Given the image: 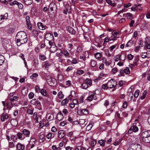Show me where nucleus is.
Wrapping results in <instances>:
<instances>
[{
  "mask_svg": "<svg viewBox=\"0 0 150 150\" xmlns=\"http://www.w3.org/2000/svg\"><path fill=\"white\" fill-rule=\"evenodd\" d=\"M16 39V40L17 45L18 46L26 43L28 41L26 33L22 31L19 32L17 33Z\"/></svg>",
  "mask_w": 150,
  "mask_h": 150,
  "instance_id": "f257e3e1",
  "label": "nucleus"
},
{
  "mask_svg": "<svg viewBox=\"0 0 150 150\" xmlns=\"http://www.w3.org/2000/svg\"><path fill=\"white\" fill-rule=\"evenodd\" d=\"M107 86L109 88H114L117 85V82L115 80L112 79L109 80L107 83Z\"/></svg>",
  "mask_w": 150,
  "mask_h": 150,
  "instance_id": "f03ea898",
  "label": "nucleus"
},
{
  "mask_svg": "<svg viewBox=\"0 0 150 150\" xmlns=\"http://www.w3.org/2000/svg\"><path fill=\"white\" fill-rule=\"evenodd\" d=\"M77 113L78 115H86L88 113V110L87 109H78Z\"/></svg>",
  "mask_w": 150,
  "mask_h": 150,
  "instance_id": "7ed1b4c3",
  "label": "nucleus"
},
{
  "mask_svg": "<svg viewBox=\"0 0 150 150\" xmlns=\"http://www.w3.org/2000/svg\"><path fill=\"white\" fill-rule=\"evenodd\" d=\"M49 79H47V82L48 84L50 86H53L56 85V80L53 78H52L51 77L49 76Z\"/></svg>",
  "mask_w": 150,
  "mask_h": 150,
  "instance_id": "20e7f679",
  "label": "nucleus"
},
{
  "mask_svg": "<svg viewBox=\"0 0 150 150\" xmlns=\"http://www.w3.org/2000/svg\"><path fill=\"white\" fill-rule=\"evenodd\" d=\"M123 58H121V57H122V54H121L120 55H117L114 57L113 59L116 62H118L119 60L123 61L125 59L126 56L125 55H123Z\"/></svg>",
  "mask_w": 150,
  "mask_h": 150,
  "instance_id": "39448f33",
  "label": "nucleus"
},
{
  "mask_svg": "<svg viewBox=\"0 0 150 150\" xmlns=\"http://www.w3.org/2000/svg\"><path fill=\"white\" fill-rule=\"evenodd\" d=\"M30 102L31 104L35 105L39 108H40L41 106L40 102L38 100H36L35 99H32Z\"/></svg>",
  "mask_w": 150,
  "mask_h": 150,
  "instance_id": "423d86ee",
  "label": "nucleus"
},
{
  "mask_svg": "<svg viewBox=\"0 0 150 150\" xmlns=\"http://www.w3.org/2000/svg\"><path fill=\"white\" fill-rule=\"evenodd\" d=\"M138 130V127L134 125L132 126L129 129L128 131V134H131L133 131L134 132H136Z\"/></svg>",
  "mask_w": 150,
  "mask_h": 150,
  "instance_id": "0eeeda50",
  "label": "nucleus"
},
{
  "mask_svg": "<svg viewBox=\"0 0 150 150\" xmlns=\"http://www.w3.org/2000/svg\"><path fill=\"white\" fill-rule=\"evenodd\" d=\"M142 139L145 138L150 136V131H147L144 132L142 134Z\"/></svg>",
  "mask_w": 150,
  "mask_h": 150,
  "instance_id": "6e6552de",
  "label": "nucleus"
},
{
  "mask_svg": "<svg viewBox=\"0 0 150 150\" xmlns=\"http://www.w3.org/2000/svg\"><path fill=\"white\" fill-rule=\"evenodd\" d=\"M65 9L64 10V12L67 14V13H70L71 12V7L69 4H66L65 6Z\"/></svg>",
  "mask_w": 150,
  "mask_h": 150,
  "instance_id": "1a4fd4ad",
  "label": "nucleus"
},
{
  "mask_svg": "<svg viewBox=\"0 0 150 150\" xmlns=\"http://www.w3.org/2000/svg\"><path fill=\"white\" fill-rule=\"evenodd\" d=\"M36 142V140L35 139L33 138V137H32L31 138L30 141L29 143V144L28 145L29 146V145H31L30 148L32 149L33 147L34 144H35Z\"/></svg>",
  "mask_w": 150,
  "mask_h": 150,
  "instance_id": "9d476101",
  "label": "nucleus"
},
{
  "mask_svg": "<svg viewBox=\"0 0 150 150\" xmlns=\"http://www.w3.org/2000/svg\"><path fill=\"white\" fill-rule=\"evenodd\" d=\"M141 5L140 4H135L134 6L132 7L131 8V10L132 11H136L138 9L139 10H142V7L140 6Z\"/></svg>",
  "mask_w": 150,
  "mask_h": 150,
  "instance_id": "9b49d317",
  "label": "nucleus"
},
{
  "mask_svg": "<svg viewBox=\"0 0 150 150\" xmlns=\"http://www.w3.org/2000/svg\"><path fill=\"white\" fill-rule=\"evenodd\" d=\"M30 17L29 16H27L26 17V21L28 29L30 30H31L32 29V26L30 23Z\"/></svg>",
  "mask_w": 150,
  "mask_h": 150,
  "instance_id": "f8f14e48",
  "label": "nucleus"
},
{
  "mask_svg": "<svg viewBox=\"0 0 150 150\" xmlns=\"http://www.w3.org/2000/svg\"><path fill=\"white\" fill-rule=\"evenodd\" d=\"M96 94L95 93V92H94L93 94L90 95L87 98L88 100L89 101H91L93 99L94 100L96 99Z\"/></svg>",
  "mask_w": 150,
  "mask_h": 150,
  "instance_id": "ddd939ff",
  "label": "nucleus"
},
{
  "mask_svg": "<svg viewBox=\"0 0 150 150\" xmlns=\"http://www.w3.org/2000/svg\"><path fill=\"white\" fill-rule=\"evenodd\" d=\"M64 118V116L61 112H59L57 115V119L59 121L62 120Z\"/></svg>",
  "mask_w": 150,
  "mask_h": 150,
  "instance_id": "4468645a",
  "label": "nucleus"
},
{
  "mask_svg": "<svg viewBox=\"0 0 150 150\" xmlns=\"http://www.w3.org/2000/svg\"><path fill=\"white\" fill-rule=\"evenodd\" d=\"M39 28L41 30H44L46 28V26L43 25L41 22H39L37 24Z\"/></svg>",
  "mask_w": 150,
  "mask_h": 150,
  "instance_id": "2eb2a0df",
  "label": "nucleus"
},
{
  "mask_svg": "<svg viewBox=\"0 0 150 150\" xmlns=\"http://www.w3.org/2000/svg\"><path fill=\"white\" fill-rule=\"evenodd\" d=\"M123 16L126 17L128 19L131 20L132 19V14L130 13H127L123 14Z\"/></svg>",
  "mask_w": 150,
  "mask_h": 150,
  "instance_id": "dca6fc26",
  "label": "nucleus"
},
{
  "mask_svg": "<svg viewBox=\"0 0 150 150\" xmlns=\"http://www.w3.org/2000/svg\"><path fill=\"white\" fill-rule=\"evenodd\" d=\"M64 136V132L63 130H60L58 132V137L62 139Z\"/></svg>",
  "mask_w": 150,
  "mask_h": 150,
  "instance_id": "f3484780",
  "label": "nucleus"
},
{
  "mask_svg": "<svg viewBox=\"0 0 150 150\" xmlns=\"http://www.w3.org/2000/svg\"><path fill=\"white\" fill-rule=\"evenodd\" d=\"M16 147L18 150H23L24 148V146L19 143L17 144Z\"/></svg>",
  "mask_w": 150,
  "mask_h": 150,
  "instance_id": "a211bd4d",
  "label": "nucleus"
},
{
  "mask_svg": "<svg viewBox=\"0 0 150 150\" xmlns=\"http://www.w3.org/2000/svg\"><path fill=\"white\" fill-rule=\"evenodd\" d=\"M61 52L66 57H69L70 55L68 51L65 49L63 50Z\"/></svg>",
  "mask_w": 150,
  "mask_h": 150,
  "instance_id": "6ab92c4d",
  "label": "nucleus"
},
{
  "mask_svg": "<svg viewBox=\"0 0 150 150\" xmlns=\"http://www.w3.org/2000/svg\"><path fill=\"white\" fill-rule=\"evenodd\" d=\"M23 134L27 137H29L30 132L28 130L24 129L23 131Z\"/></svg>",
  "mask_w": 150,
  "mask_h": 150,
  "instance_id": "aec40b11",
  "label": "nucleus"
},
{
  "mask_svg": "<svg viewBox=\"0 0 150 150\" xmlns=\"http://www.w3.org/2000/svg\"><path fill=\"white\" fill-rule=\"evenodd\" d=\"M3 45L6 47H7L9 45V42L8 40L5 39L3 41Z\"/></svg>",
  "mask_w": 150,
  "mask_h": 150,
  "instance_id": "412c9836",
  "label": "nucleus"
},
{
  "mask_svg": "<svg viewBox=\"0 0 150 150\" xmlns=\"http://www.w3.org/2000/svg\"><path fill=\"white\" fill-rule=\"evenodd\" d=\"M55 135V134L54 133H49L47 134L46 137L48 139H51L53 138Z\"/></svg>",
  "mask_w": 150,
  "mask_h": 150,
  "instance_id": "4be33fe9",
  "label": "nucleus"
},
{
  "mask_svg": "<svg viewBox=\"0 0 150 150\" xmlns=\"http://www.w3.org/2000/svg\"><path fill=\"white\" fill-rule=\"evenodd\" d=\"M8 117V116L7 115L3 114L1 115V120L2 121H4L5 119H7Z\"/></svg>",
  "mask_w": 150,
  "mask_h": 150,
  "instance_id": "5701e85b",
  "label": "nucleus"
},
{
  "mask_svg": "<svg viewBox=\"0 0 150 150\" xmlns=\"http://www.w3.org/2000/svg\"><path fill=\"white\" fill-rule=\"evenodd\" d=\"M85 82L88 86H91L92 84V82L91 80L88 78H87L85 80Z\"/></svg>",
  "mask_w": 150,
  "mask_h": 150,
  "instance_id": "b1692460",
  "label": "nucleus"
},
{
  "mask_svg": "<svg viewBox=\"0 0 150 150\" xmlns=\"http://www.w3.org/2000/svg\"><path fill=\"white\" fill-rule=\"evenodd\" d=\"M68 31L72 34H74L75 33V31L73 28L71 27H69L67 29Z\"/></svg>",
  "mask_w": 150,
  "mask_h": 150,
  "instance_id": "393cba45",
  "label": "nucleus"
},
{
  "mask_svg": "<svg viewBox=\"0 0 150 150\" xmlns=\"http://www.w3.org/2000/svg\"><path fill=\"white\" fill-rule=\"evenodd\" d=\"M40 92L43 96H48L46 90L44 89H41Z\"/></svg>",
  "mask_w": 150,
  "mask_h": 150,
  "instance_id": "a878e982",
  "label": "nucleus"
},
{
  "mask_svg": "<svg viewBox=\"0 0 150 150\" xmlns=\"http://www.w3.org/2000/svg\"><path fill=\"white\" fill-rule=\"evenodd\" d=\"M47 120L50 121L54 119V116L53 114H48L47 115Z\"/></svg>",
  "mask_w": 150,
  "mask_h": 150,
  "instance_id": "bb28decb",
  "label": "nucleus"
},
{
  "mask_svg": "<svg viewBox=\"0 0 150 150\" xmlns=\"http://www.w3.org/2000/svg\"><path fill=\"white\" fill-rule=\"evenodd\" d=\"M143 142L145 143H150V136L149 137H147L145 138L142 139Z\"/></svg>",
  "mask_w": 150,
  "mask_h": 150,
  "instance_id": "cd10ccee",
  "label": "nucleus"
},
{
  "mask_svg": "<svg viewBox=\"0 0 150 150\" xmlns=\"http://www.w3.org/2000/svg\"><path fill=\"white\" fill-rule=\"evenodd\" d=\"M56 7V4L54 3H51L49 5V7L50 8L51 11L53 10V8H55Z\"/></svg>",
  "mask_w": 150,
  "mask_h": 150,
  "instance_id": "c85d7f7f",
  "label": "nucleus"
},
{
  "mask_svg": "<svg viewBox=\"0 0 150 150\" xmlns=\"http://www.w3.org/2000/svg\"><path fill=\"white\" fill-rule=\"evenodd\" d=\"M68 100L67 98L63 100L61 103V104L62 105H65L68 103Z\"/></svg>",
  "mask_w": 150,
  "mask_h": 150,
  "instance_id": "c756f323",
  "label": "nucleus"
},
{
  "mask_svg": "<svg viewBox=\"0 0 150 150\" xmlns=\"http://www.w3.org/2000/svg\"><path fill=\"white\" fill-rule=\"evenodd\" d=\"M106 1L108 4L113 7L115 6L116 5V3H112V1L111 0H106Z\"/></svg>",
  "mask_w": 150,
  "mask_h": 150,
  "instance_id": "7c9ffc66",
  "label": "nucleus"
},
{
  "mask_svg": "<svg viewBox=\"0 0 150 150\" xmlns=\"http://www.w3.org/2000/svg\"><path fill=\"white\" fill-rule=\"evenodd\" d=\"M52 47H51L50 50L52 52H54L57 50V47L54 45H53Z\"/></svg>",
  "mask_w": 150,
  "mask_h": 150,
  "instance_id": "2f4dec72",
  "label": "nucleus"
},
{
  "mask_svg": "<svg viewBox=\"0 0 150 150\" xmlns=\"http://www.w3.org/2000/svg\"><path fill=\"white\" fill-rule=\"evenodd\" d=\"M105 142V140L103 139H101L98 141V142L99 143L100 145L102 146H104Z\"/></svg>",
  "mask_w": 150,
  "mask_h": 150,
  "instance_id": "473e14b6",
  "label": "nucleus"
},
{
  "mask_svg": "<svg viewBox=\"0 0 150 150\" xmlns=\"http://www.w3.org/2000/svg\"><path fill=\"white\" fill-rule=\"evenodd\" d=\"M33 119L36 120L35 122L36 123L38 122V117H37V113L36 112H35L33 114Z\"/></svg>",
  "mask_w": 150,
  "mask_h": 150,
  "instance_id": "72a5a7b5",
  "label": "nucleus"
},
{
  "mask_svg": "<svg viewBox=\"0 0 150 150\" xmlns=\"http://www.w3.org/2000/svg\"><path fill=\"white\" fill-rule=\"evenodd\" d=\"M39 64L38 61L37 59H35L33 60V65L35 68H37L38 67Z\"/></svg>",
  "mask_w": 150,
  "mask_h": 150,
  "instance_id": "f704fd0d",
  "label": "nucleus"
},
{
  "mask_svg": "<svg viewBox=\"0 0 150 150\" xmlns=\"http://www.w3.org/2000/svg\"><path fill=\"white\" fill-rule=\"evenodd\" d=\"M97 62L94 60H92L91 61L90 64L92 67H94L96 65Z\"/></svg>",
  "mask_w": 150,
  "mask_h": 150,
  "instance_id": "c9c22d12",
  "label": "nucleus"
},
{
  "mask_svg": "<svg viewBox=\"0 0 150 150\" xmlns=\"http://www.w3.org/2000/svg\"><path fill=\"white\" fill-rule=\"evenodd\" d=\"M6 106L8 109L10 110L13 107V104L11 102H8L6 103Z\"/></svg>",
  "mask_w": 150,
  "mask_h": 150,
  "instance_id": "e433bc0d",
  "label": "nucleus"
},
{
  "mask_svg": "<svg viewBox=\"0 0 150 150\" xmlns=\"http://www.w3.org/2000/svg\"><path fill=\"white\" fill-rule=\"evenodd\" d=\"M25 4L27 5H30L32 3V0H23Z\"/></svg>",
  "mask_w": 150,
  "mask_h": 150,
  "instance_id": "4c0bfd02",
  "label": "nucleus"
},
{
  "mask_svg": "<svg viewBox=\"0 0 150 150\" xmlns=\"http://www.w3.org/2000/svg\"><path fill=\"white\" fill-rule=\"evenodd\" d=\"M137 63L136 62H135L133 64H129V67L132 69L133 68L137 65Z\"/></svg>",
  "mask_w": 150,
  "mask_h": 150,
  "instance_id": "58836bf2",
  "label": "nucleus"
},
{
  "mask_svg": "<svg viewBox=\"0 0 150 150\" xmlns=\"http://www.w3.org/2000/svg\"><path fill=\"white\" fill-rule=\"evenodd\" d=\"M45 136L44 134H42L40 135V136L39 141L40 142H42L44 140Z\"/></svg>",
  "mask_w": 150,
  "mask_h": 150,
  "instance_id": "ea45409f",
  "label": "nucleus"
},
{
  "mask_svg": "<svg viewBox=\"0 0 150 150\" xmlns=\"http://www.w3.org/2000/svg\"><path fill=\"white\" fill-rule=\"evenodd\" d=\"M94 56L97 59H99L101 57V54L99 52H97L95 54Z\"/></svg>",
  "mask_w": 150,
  "mask_h": 150,
  "instance_id": "a19ab883",
  "label": "nucleus"
},
{
  "mask_svg": "<svg viewBox=\"0 0 150 150\" xmlns=\"http://www.w3.org/2000/svg\"><path fill=\"white\" fill-rule=\"evenodd\" d=\"M96 141L95 139H92L91 142V146L92 147H94V146L96 144Z\"/></svg>",
  "mask_w": 150,
  "mask_h": 150,
  "instance_id": "79ce46f5",
  "label": "nucleus"
},
{
  "mask_svg": "<svg viewBox=\"0 0 150 150\" xmlns=\"http://www.w3.org/2000/svg\"><path fill=\"white\" fill-rule=\"evenodd\" d=\"M11 123L12 125L13 126L16 125L18 123L17 121L14 120H11Z\"/></svg>",
  "mask_w": 150,
  "mask_h": 150,
  "instance_id": "37998d69",
  "label": "nucleus"
},
{
  "mask_svg": "<svg viewBox=\"0 0 150 150\" xmlns=\"http://www.w3.org/2000/svg\"><path fill=\"white\" fill-rule=\"evenodd\" d=\"M4 57L3 56L0 54V65H1L3 64L4 60Z\"/></svg>",
  "mask_w": 150,
  "mask_h": 150,
  "instance_id": "c03bdc74",
  "label": "nucleus"
},
{
  "mask_svg": "<svg viewBox=\"0 0 150 150\" xmlns=\"http://www.w3.org/2000/svg\"><path fill=\"white\" fill-rule=\"evenodd\" d=\"M71 94L69 95V99L70 100H71L72 99V98L73 97V96L72 95V94H75V92L74 91H72L71 92Z\"/></svg>",
  "mask_w": 150,
  "mask_h": 150,
  "instance_id": "a18cd8bd",
  "label": "nucleus"
},
{
  "mask_svg": "<svg viewBox=\"0 0 150 150\" xmlns=\"http://www.w3.org/2000/svg\"><path fill=\"white\" fill-rule=\"evenodd\" d=\"M39 59L42 61H44L46 59V56L44 55H41L39 56Z\"/></svg>",
  "mask_w": 150,
  "mask_h": 150,
  "instance_id": "49530a36",
  "label": "nucleus"
},
{
  "mask_svg": "<svg viewBox=\"0 0 150 150\" xmlns=\"http://www.w3.org/2000/svg\"><path fill=\"white\" fill-rule=\"evenodd\" d=\"M139 90H137L134 93V96L135 98H137L139 95Z\"/></svg>",
  "mask_w": 150,
  "mask_h": 150,
  "instance_id": "de8ad7c7",
  "label": "nucleus"
},
{
  "mask_svg": "<svg viewBox=\"0 0 150 150\" xmlns=\"http://www.w3.org/2000/svg\"><path fill=\"white\" fill-rule=\"evenodd\" d=\"M82 87L83 88L86 89L88 87V86L87 85L85 82L83 83L81 85Z\"/></svg>",
  "mask_w": 150,
  "mask_h": 150,
  "instance_id": "09e8293b",
  "label": "nucleus"
},
{
  "mask_svg": "<svg viewBox=\"0 0 150 150\" xmlns=\"http://www.w3.org/2000/svg\"><path fill=\"white\" fill-rule=\"evenodd\" d=\"M93 126V125L91 124L88 125L86 127V130L88 131H89L91 129Z\"/></svg>",
  "mask_w": 150,
  "mask_h": 150,
  "instance_id": "8fccbe9b",
  "label": "nucleus"
},
{
  "mask_svg": "<svg viewBox=\"0 0 150 150\" xmlns=\"http://www.w3.org/2000/svg\"><path fill=\"white\" fill-rule=\"evenodd\" d=\"M18 99V96H14L12 98H11L10 100L11 102H13L14 101H17Z\"/></svg>",
  "mask_w": 150,
  "mask_h": 150,
  "instance_id": "3c124183",
  "label": "nucleus"
},
{
  "mask_svg": "<svg viewBox=\"0 0 150 150\" xmlns=\"http://www.w3.org/2000/svg\"><path fill=\"white\" fill-rule=\"evenodd\" d=\"M15 29L13 28H10L8 30V33L9 34H11L14 32Z\"/></svg>",
  "mask_w": 150,
  "mask_h": 150,
  "instance_id": "603ef678",
  "label": "nucleus"
},
{
  "mask_svg": "<svg viewBox=\"0 0 150 150\" xmlns=\"http://www.w3.org/2000/svg\"><path fill=\"white\" fill-rule=\"evenodd\" d=\"M124 73L126 74H129L130 73V71L129 68L127 67L124 69Z\"/></svg>",
  "mask_w": 150,
  "mask_h": 150,
  "instance_id": "864d4df0",
  "label": "nucleus"
},
{
  "mask_svg": "<svg viewBox=\"0 0 150 150\" xmlns=\"http://www.w3.org/2000/svg\"><path fill=\"white\" fill-rule=\"evenodd\" d=\"M57 95L60 98H62L64 97V95L62 93V91H60L58 93Z\"/></svg>",
  "mask_w": 150,
  "mask_h": 150,
  "instance_id": "5fc2aeb1",
  "label": "nucleus"
},
{
  "mask_svg": "<svg viewBox=\"0 0 150 150\" xmlns=\"http://www.w3.org/2000/svg\"><path fill=\"white\" fill-rule=\"evenodd\" d=\"M11 139L14 142H16L17 139V137L14 135H11Z\"/></svg>",
  "mask_w": 150,
  "mask_h": 150,
  "instance_id": "6e6d98bb",
  "label": "nucleus"
},
{
  "mask_svg": "<svg viewBox=\"0 0 150 150\" xmlns=\"http://www.w3.org/2000/svg\"><path fill=\"white\" fill-rule=\"evenodd\" d=\"M51 65V63L47 62L46 61L45 62V64L44 65V66L45 68L48 67L49 66H50Z\"/></svg>",
  "mask_w": 150,
  "mask_h": 150,
  "instance_id": "4d7b16f0",
  "label": "nucleus"
},
{
  "mask_svg": "<svg viewBox=\"0 0 150 150\" xmlns=\"http://www.w3.org/2000/svg\"><path fill=\"white\" fill-rule=\"evenodd\" d=\"M102 89L104 90H107L108 89V88H109L108 86H107V84H104L102 85Z\"/></svg>",
  "mask_w": 150,
  "mask_h": 150,
  "instance_id": "13d9d810",
  "label": "nucleus"
},
{
  "mask_svg": "<svg viewBox=\"0 0 150 150\" xmlns=\"http://www.w3.org/2000/svg\"><path fill=\"white\" fill-rule=\"evenodd\" d=\"M9 148H12L15 147V145L12 142H9L8 144Z\"/></svg>",
  "mask_w": 150,
  "mask_h": 150,
  "instance_id": "bf43d9fd",
  "label": "nucleus"
},
{
  "mask_svg": "<svg viewBox=\"0 0 150 150\" xmlns=\"http://www.w3.org/2000/svg\"><path fill=\"white\" fill-rule=\"evenodd\" d=\"M22 135L23 134L20 132L18 133L17 135L18 138L20 139H22Z\"/></svg>",
  "mask_w": 150,
  "mask_h": 150,
  "instance_id": "052dcab7",
  "label": "nucleus"
},
{
  "mask_svg": "<svg viewBox=\"0 0 150 150\" xmlns=\"http://www.w3.org/2000/svg\"><path fill=\"white\" fill-rule=\"evenodd\" d=\"M34 96V94L33 92L30 93L28 94V97L30 99L33 98Z\"/></svg>",
  "mask_w": 150,
  "mask_h": 150,
  "instance_id": "680f3d73",
  "label": "nucleus"
},
{
  "mask_svg": "<svg viewBox=\"0 0 150 150\" xmlns=\"http://www.w3.org/2000/svg\"><path fill=\"white\" fill-rule=\"evenodd\" d=\"M38 76V74L36 73H33L32 75L30 76V78L31 79H33L34 77H36Z\"/></svg>",
  "mask_w": 150,
  "mask_h": 150,
  "instance_id": "e2e57ef3",
  "label": "nucleus"
},
{
  "mask_svg": "<svg viewBox=\"0 0 150 150\" xmlns=\"http://www.w3.org/2000/svg\"><path fill=\"white\" fill-rule=\"evenodd\" d=\"M147 53L144 52V53H142L141 57L143 58H145L147 57Z\"/></svg>",
  "mask_w": 150,
  "mask_h": 150,
  "instance_id": "0e129e2a",
  "label": "nucleus"
},
{
  "mask_svg": "<svg viewBox=\"0 0 150 150\" xmlns=\"http://www.w3.org/2000/svg\"><path fill=\"white\" fill-rule=\"evenodd\" d=\"M82 51V48L80 46H78L77 49V51L79 52H81Z\"/></svg>",
  "mask_w": 150,
  "mask_h": 150,
  "instance_id": "69168bd1",
  "label": "nucleus"
},
{
  "mask_svg": "<svg viewBox=\"0 0 150 150\" xmlns=\"http://www.w3.org/2000/svg\"><path fill=\"white\" fill-rule=\"evenodd\" d=\"M134 56L131 54H129L127 56V57L128 59L131 60L133 58Z\"/></svg>",
  "mask_w": 150,
  "mask_h": 150,
  "instance_id": "338daca9",
  "label": "nucleus"
},
{
  "mask_svg": "<svg viewBox=\"0 0 150 150\" xmlns=\"http://www.w3.org/2000/svg\"><path fill=\"white\" fill-rule=\"evenodd\" d=\"M72 103L75 105H79L78 101L76 99H74L73 100Z\"/></svg>",
  "mask_w": 150,
  "mask_h": 150,
  "instance_id": "774afa93",
  "label": "nucleus"
}]
</instances>
